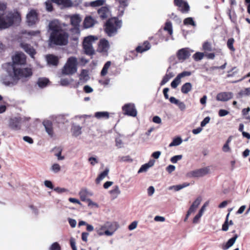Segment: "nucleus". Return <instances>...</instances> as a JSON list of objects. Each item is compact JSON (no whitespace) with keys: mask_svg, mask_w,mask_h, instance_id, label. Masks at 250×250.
<instances>
[{"mask_svg":"<svg viewBox=\"0 0 250 250\" xmlns=\"http://www.w3.org/2000/svg\"><path fill=\"white\" fill-rule=\"evenodd\" d=\"M59 20L50 21L48 24V31L50 32L49 44L51 46H64L68 42L69 34L63 27L66 26Z\"/></svg>","mask_w":250,"mask_h":250,"instance_id":"obj_1","label":"nucleus"},{"mask_svg":"<svg viewBox=\"0 0 250 250\" xmlns=\"http://www.w3.org/2000/svg\"><path fill=\"white\" fill-rule=\"evenodd\" d=\"M9 75L15 83L19 81L26 82L33 75L32 69L29 67L21 68L13 66L12 71H9Z\"/></svg>","mask_w":250,"mask_h":250,"instance_id":"obj_2","label":"nucleus"},{"mask_svg":"<svg viewBox=\"0 0 250 250\" xmlns=\"http://www.w3.org/2000/svg\"><path fill=\"white\" fill-rule=\"evenodd\" d=\"M122 21L118 18L114 17L108 19L104 24V31L109 37L113 36L121 27Z\"/></svg>","mask_w":250,"mask_h":250,"instance_id":"obj_3","label":"nucleus"},{"mask_svg":"<svg viewBox=\"0 0 250 250\" xmlns=\"http://www.w3.org/2000/svg\"><path fill=\"white\" fill-rule=\"evenodd\" d=\"M20 19V15L18 12L9 13L5 17L0 14V29L9 28L14 24L15 21Z\"/></svg>","mask_w":250,"mask_h":250,"instance_id":"obj_4","label":"nucleus"},{"mask_svg":"<svg viewBox=\"0 0 250 250\" xmlns=\"http://www.w3.org/2000/svg\"><path fill=\"white\" fill-rule=\"evenodd\" d=\"M77 60L74 57H69L62 69V73L64 75H72L77 70Z\"/></svg>","mask_w":250,"mask_h":250,"instance_id":"obj_5","label":"nucleus"},{"mask_svg":"<svg viewBox=\"0 0 250 250\" xmlns=\"http://www.w3.org/2000/svg\"><path fill=\"white\" fill-rule=\"evenodd\" d=\"M210 172V167H207L188 172L186 176L188 178H198L203 177Z\"/></svg>","mask_w":250,"mask_h":250,"instance_id":"obj_6","label":"nucleus"},{"mask_svg":"<svg viewBox=\"0 0 250 250\" xmlns=\"http://www.w3.org/2000/svg\"><path fill=\"white\" fill-rule=\"evenodd\" d=\"M94 40L95 38L92 36H89L84 38L83 43V46L86 55H92L94 54V50L92 46V42Z\"/></svg>","mask_w":250,"mask_h":250,"instance_id":"obj_7","label":"nucleus"},{"mask_svg":"<svg viewBox=\"0 0 250 250\" xmlns=\"http://www.w3.org/2000/svg\"><path fill=\"white\" fill-rule=\"evenodd\" d=\"M81 21V19L78 15H74L70 17V23L73 26V27L70 29L71 32L76 34L80 33L79 27Z\"/></svg>","mask_w":250,"mask_h":250,"instance_id":"obj_8","label":"nucleus"},{"mask_svg":"<svg viewBox=\"0 0 250 250\" xmlns=\"http://www.w3.org/2000/svg\"><path fill=\"white\" fill-rule=\"evenodd\" d=\"M26 58L25 55L23 53H18L12 57V68L13 65H24L26 63Z\"/></svg>","mask_w":250,"mask_h":250,"instance_id":"obj_9","label":"nucleus"},{"mask_svg":"<svg viewBox=\"0 0 250 250\" xmlns=\"http://www.w3.org/2000/svg\"><path fill=\"white\" fill-rule=\"evenodd\" d=\"M23 120L21 117H14L10 119L9 123V127L14 130H19L21 129V124Z\"/></svg>","mask_w":250,"mask_h":250,"instance_id":"obj_10","label":"nucleus"},{"mask_svg":"<svg viewBox=\"0 0 250 250\" xmlns=\"http://www.w3.org/2000/svg\"><path fill=\"white\" fill-rule=\"evenodd\" d=\"M38 20V14L34 9L31 10L26 15V21L29 25L35 24Z\"/></svg>","mask_w":250,"mask_h":250,"instance_id":"obj_11","label":"nucleus"},{"mask_svg":"<svg viewBox=\"0 0 250 250\" xmlns=\"http://www.w3.org/2000/svg\"><path fill=\"white\" fill-rule=\"evenodd\" d=\"M176 56L180 62H184L190 56L189 49L188 48H183L179 49L177 52Z\"/></svg>","mask_w":250,"mask_h":250,"instance_id":"obj_12","label":"nucleus"},{"mask_svg":"<svg viewBox=\"0 0 250 250\" xmlns=\"http://www.w3.org/2000/svg\"><path fill=\"white\" fill-rule=\"evenodd\" d=\"M175 5L183 13H188L189 10V6L188 2L184 0H174Z\"/></svg>","mask_w":250,"mask_h":250,"instance_id":"obj_13","label":"nucleus"},{"mask_svg":"<svg viewBox=\"0 0 250 250\" xmlns=\"http://www.w3.org/2000/svg\"><path fill=\"white\" fill-rule=\"evenodd\" d=\"M106 229L104 231V234L107 236H111L118 228L116 222H107L105 225Z\"/></svg>","mask_w":250,"mask_h":250,"instance_id":"obj_14","label":"nucleus"},{"mask_svg":"<svg viewBox=\"0 0 250 250\" xmlns=\"http://www.w3.org/2000/svg\"><path fill=\"white\" fill-rule=\"evenodd\" d=\"M233 94L230 92H223L219 93L216 96L218 101L226 102L232 98Z\"/></svg>","mask_w":250,"mask_h":250,"instance_id":"obj_15","label":"nucleus"},{"mask_svg":"<svg viewBox=\"0 0 250 250\" xmlns=\"http://www.w3.org/2000/svg\"><path fill=\"white\" fill-rule=\"evenodd\" d=\"M88 195L89 193L86 189H82L79 192V195L82 201H86L89 206L94 205L97 207V204L93 203L90 199L87 198Z\"/></svg>","mask_w":250,"mask_h":250,"instance_id":"obj_16","label":"nucleus"},{"mask_svg":"<svg viewBox=\"0 0 250 250\" xmlns=\"http://www.w3.org/2000/svg\"><path fill=\"white\" fill-rule=\"evenodd\" d=\"M137 110L134 104L129 103L126 104V115L135 117L137 115Z\"/></svg>","mask_w":250,"mask_h":250,"instance_id":"obj_17","label":"nucleus"},{"mask_svg":"<svg viewBox=\"0 0 250 250\" xmlns=\"http://www.w3.org/2000/svg\"><path fill=\"white\" fill-rule=\"evenodd\" d=\"M98 14L101 20H104L109 17L110 15V12L107 7L102 6L98 9Z\"/></svg>","mask_w":250,"mask_h":250,"instance_id":"obj_18","label":"nucleus"},{"mask_svg":"<svg viewBox=\"0 0 250 250\" xmlns=\"http://www.w3.org/2000/svg\"><path fill=\"white\" fill-rule=\"evenodd\" d=\"M201 201L202 198L201 197H198L196 199V200L193 202L192 204L189 208L185 219H187L189 217V215L196 210L198 206L200 205Z\"/></svg>","mask_w":250,"mask_h":250,"instance_id":"obj_19","label":"nucleus"},{"mask_svg":"<svg viewBox=\"0 0 250 250\" xmlns=\"http://www.w3.org/2000/svg\"><path fill=\"white\" fill-rule=\"evenodd\" d=\"M151 47L150 43L147 41H146L136 48V51L138 53H142L149 50Z\"/></svg>","mask_w":250,"mask_h":250,"instance_id":"obj_20","label":"nucleus"},{"mask_svg":"<svg viewBox=\"0 0 250 250\" xmlns=\"http://www.w3.org/2000/svg\"><path fill=\"white\" fill-rule=\"evenodd\" d=\"M21 46L23 49L31 57H34L36 54L35 49L29 44L21 43Z\"/></svg>","mask_w":250,"mask_h":250,"instance_id":"obj_21","label":"nucleus"},{"mask_svg":"<svg viewBox=\"0 0 250 250\" xmlns=\"http://www.w3.org/2000/svg\"><path fill=\"white\" fill-rule=\"evenodd\" d=\"M43 125L48 134L50 136L53 137L54 135V131L52 122L49 120H45L43 122Z\"/></svg>","mask_w":250,"mask_h":250,"instance_id":"obj_22","label":"nucleus"},{"mask_svg":"<svg viewBox=\"0 0 250 250\" xmlns=\"http://www.w3.org/2000/svg\"><path fill=\"white\" fill-rule=\"evenodd\" d=\"M96 20L91 16H87L83 21V26L85 28H88L92 27L96 23Z\"/></svg>","mask_w":250,"mask_h":250,"instance_id":"obj_23","label":"nucleus"},{"mask_svg":"<svg viewBox=\"0 0 250 250\" xmlns=\"http://www.w3.org/2000/svg\"><path fill=\"white\" fill-rule=\"evenodd\" d=\"M155 161L153 159H151L149 162L146 164L143 165L139 169L138 173H140L145 172L151 167H153L155 164Z\"/></svg>","mask_w":250,"mask_h":250,"instance_id":"obj_24","label":"nucleus"},{"mask_svg":"<svg viewBox=\"0 0 250 250\" xmlns=\"http://www.w3.org/2000/svg\"><path fill=\"white\" fill-rule=\"evenodd\" d=\"M169 101L171 103L177 105L181 111H184L186 108V105L183 102H181L176 99L174 97H171L169 98Z\"/></svg>","mask_w":250,"mask_h":250,"instance_id":"obj_25","label":"nucleus"},{"mask_svg":"<svg viewBox=\"0 0 250 250\" xmlns=\"http://www.w3.org/2000/svg\"><path fill=\"white\" fill-rule=\"evenodd\" d=\"M238 237L237 234H235L232 237L229 239L226 243L222 245V249L224 250H227L229 249L233 246Z\"/></svg>","mask_w":250,"mask_h":250,"instance_id":"obj_26","label":"nucleus"},{"mask_svg":"<svg viewBox=\"0 0 250 250\" xmlns=\"http://www.w3.org/2000/svg\"><path fill=\"white\" fill-rule=\"evenodd\" d=\"M99 47L101 52H107L109 48V44L108 41L105 39L101 40Z\"/></svg>","mask_w":250,"mask_h":250,"instance_id":"obj_27","label":"nucleus"},{"mask_svg":"<svg viewBox=\"0 0 250 250\" xmlns=\"http://www.w3.org/2000/svg\"><path fill=\"white\" fill-rule=\"evenodd\" d=\"M46 59L49 64L57 66L59 63L58 58L54 55H48L46 56Z\"/></svg>","mask_w":250,"mask_h":250,"instance_id":"obj_28","label":"nucleus"},{"mask_svg":"<svg viewBox=\"0 0 250 250\" xmlns=\"http://www.w3.org/2000/svg\"><path fill=\"white\" fill-rule=\"evenodd\" d=\"M89 77L88 74V71L85 69H83L80 75L79 83H85L89 80Z\"/></svg>","mask_w":250,"mask_h":250,"instance_id":"obj_29","label":"nucleus"},{"mask_svg":"<svg viewBox=\"0 0 250 250\" xmlns=\"http://www.w3.org/2000/svg\"><path fill=\"white\" fill-rule=\"evenodd\" d=\"M52 2L63 6L64 7H70L72 6V2L71 0H51Z\"/></svg>","mask_w":250,"mask_h":250,"instance_id":"obj_30","label":"nucleus"},{"mask_svg":"<svg viewBox=\"0 0 250 250\" xmlns=\"http://www.w3.org/2000/svg\"><path fill=\"white\" fill-rule=\"evenodd\" d=\"M109 171V169L106 168L103 172L101 173L95 180L96 184H99L101 181L108 175Z\"/></svg>","mask_w":250,"mask_h":250,"instance_id":"obj_31","label":"nucleus"},{"mask_svg":"<svg viewBox=\"0 0 250 250\" xmlns=\"http://www.w3.org/2000/svg\"><path fill=\"white\" fill-rule=\"evenodd\" d=\"M189 186V183H185L182 185H174L172 186L169 187H168L169 190H174L175 191H178L183 188H185L186 187H187Z\"/></svg>","mask_w":250,"mask_h":250,"instance_id":"obj_32","label":"nucleus"},{"mask_svg":"<svg viewBox=\"0 0 250 250\" xmlns=\"http://www.w3.org/2000/svg\"><path fill=\"white\" fill-rule=\"evenodd\" d=\"M192 84L190 83H186L181 87V92L183 94H187L192 89Z\"/></svg>","mask_w":250,"mask_h":250,"instance_id":"obj_33","label":"nucleus"},{"mask_svg":"<svg viewBox=\"0 0 250 250\" xmlns=\"http://www.w3.org/2000/svg\"><path fill=\"white\" fill-rule=\"evenodd\" d=\"M49 82L48 79L45 78H40L37 82L38 86L41 88H43L46 86Z\"/></svg>","mask_w":250,"mask_h":250,"instance_id":"obj_34","label":"nucleus"},{"mask_svg":"<svg viewBox=\"0 0 250 250\" xmlns=\"http://www.w3.org/2000/svg\"><path fill=\"white\" fill-rule=\"evenodd\" d=\"M111 64V62L110 61H107V62H106V63L104 64V67H103V69L101 72V76H104L107 74L108 70L110 67Z\"/></svg>","mask_w":250,"mask_h":250,"instance_id":"obj_35","label":"nucleus"},{"mask_svg":"<svg viewBox=\"0 0 250 250\" xmlns=\"http://www.w3.org/2000/svg\"><path fill=\"white\" fill-rule=\"evenodd\" d=\"M183 140L180 137H177L173 139L172 141L169 145V147H172L179 146L182 144Z\"/></svg>","mask_w":250,"mask_h":250,"instance_id":"obj_36","label":"nucleus"},{"mask_svg":"<svg viewBox=\"0 0 250 250\" xmlns=\"http://www.w3.org/2000/svg\"><path fill=\"white\" fill-rule=\"evenodd\" d=\"M109 113L106 111L103 112H97L95 113V117L97 119L105 118L108 119L109 118Z\"/></svg>","mask_w":250,"mask_h":250,"instance_id":"obj_37","label":"nucleus"},{"mask_svg":"<svg viewBox=\"0 0 250 250\" xmlns=\"http://www.w3.org/2000/svg\"><path fill=\"white\" fill-rule=\"evenodd\" d=\"M164 29L165 31H167L170 35H172L173 34V29L171 22L169 21H167L165 23Z\"/></svg>","mask_w":250,"mask_h":250,"instance_id":"obj_38","label":"nucleus"},{"mask_svg":"<svg viewBox=\"0 0 250 250\" xmlns=\"http://www.w3.org/2000/svg\"><path fill=\"white\" fill-rule=\"evenodd\" d=\"M1 82L2 83L5 85L6 86H9L11 84L14 85L16 84L15 82H14L13 80V82H11L9 80V78L8 76H5L1 78Z\"/></svg>","mask_w":250,"mask_h":250,"instance_id":"obj_39","label":"nucleus"},{"mask_svg":"<svg viewBox=\"0 0 250 250\" xmlns=\"http://www.w3.org/2000/svg\"><path fill=\"white\" fill-rule=\"evenodd\" d=\"M81 129L82 127L80 126H73L72 128L73 135L76 137L80 135L82 133Z\"/></svg>","mask_w":250,"mask_h":250,"instance_id":"obj_40","label":"nucleus"},{"mask_svg":"<svg viewBox=\"0 0 250 250\" xmlns=\"http://www.w3.org/2000/svg\"><path fill=\"white\" fill-rule=\"evenodd\" d=\"M184 24L185 25H190L193 26H196V23H195L194 21H193V19L192 18L188 17L187 18H186L184 21H183Z\"/></svg>","mask_w":250,"mask_h":250,"instance_id":"obj_41","label":"nucleus"},{"mask_svg":"<svg viewBox=\"0 0 250 250\" xmlns=\"http://www.w3.org/2000/svg\"><path fill=\"white\" fill-rule=\"evenodd\" d=\"M104 0H96L90 2V5L92 7L102 6L104 2Z\"/></svg>","mask_w":250,"mask_h":250,"instance_id":"obj_42","label":"nucleus"},{"mask_svg":"<svg viewBox=\"0 0 250 250\" xmlns=\"http://www.w3.org/2000/svg\"><path fill=\"white\" fill-rule=\"evenodd\" d=\"M181 79L177 76L171 83V86L173 88H176L181 83Z\"/></svg>","mask_w":250,"mask_h":250,"instance_id":"obj_43","label":"nucleus"},{"mask_svg":"<svg viewBox=\"0 0 250 250\" xmlns=\"http://www.w3.org/2000/svg\"><path fill=\"white\" fill-rule=\"evenodd\" d=\"M234 42V40L233 38H230L228 40L227 42V46L228 48L231 51H234L235 48L233 47V43Z\"/></svg>","mask_w":250,"mask_h":250,"instance_id":"obj_44","label":"nucleus"},{"mask_svg":"<svg viewBox=\"0 0 250 250\" xmlns=\"http://www.w3.org/2000/svg\"><path fill=\"white\" fill-rule=\"evenodd\" d=\"M203 57L204 54L199 52L195 53L193 56V58L196 61L201 60Z\"/></svg>","mask_w":250,"mask_h":250,"instance_id":"obj_45","label":"nucleus"},{"mask_svg":"<svg viewBox=\"0 0 250 250\" xmlns=\"http://www.w3.org/2000/svg\"><path fill=\"white\" fill-rule=\"evenodd\" d=\"M182 158H183V156L182 155H175V156L172 157L170 158V161L172 163L175 164L178 161L181 160L182 159Z\"/></svg>","mask_w":250,"mask_h":250,"instance_id":"obj_46","label":"nucleus"},{"mask_svg":"<svg viewBox=\"0 0 250 250\" xmlns=\"http://www.w3.org/2000/svg\"><path fill=\"white\" fill-rule=\"evenodd\" d=\"M49 250H61L60 245L58 242L53 243L50 247Z\"/></svg>","mask_w":250,"mask_h":250,"instance_id":"obj_47","label":"nucleus"},{"mask_svg":"<svg viewBox=\"0 0 250 250\" xmlns=\"http://www.w3.org/2000/svg\"><path fill=\"white\" fill-rule=\"evenodd\" d=\"M191 74L190 71H185L181 73H179L177 76L181 80V79L185 77L189 76Z\"/></svg>","mask_w":250,"mask_h":250,"instance_id":"obj_48","label":"nucleus"},{"mask_svg":"<svg viewBox=\"0 0 250 250\" xmlns=\"http://www.w3.org/2000/svg\"><path fill=\"white\" fill-rule=\"evenodd\" d=\"M228 15L229 16V18L232 22H235L236 21V15L235 13H234L233 15H231L230 9L228 10Z\"/></svg>","mask_w":250,"mask_h":250,"instance_id":"obj_49","label":"nucleus"},{"mask_svg":"<svg viewBox=\"0 0 250 250\" xmlns=\"http://www.w3.org/2000/svg\"><path fill=\"white\" fill-rule=\"evenodd\" d=\"M203 48L204 50L210 51H211V44L207 42H205L203 45Z\"/></svg>","mask_w":250,"mask_h":250,"instance_id":"obj_50","label":"nucleus"},{"mask_svg":"<svg viewBox=\"0 0 250 250\" xmlns=\"http://www.w3.org/2000/svg\"><path fill=\"white\" fill-rule=\"evenodd\" d=\"M110 193L113 195L117 196L120 193V190L118 186H115L110 191Z\"/></svg>","mask_w":250,"mask_h":250,"instance_id":"obj_51","label":"nucleus"},{"mask_svg":"<svg viewBox=\"0 0 250 250\" xmlns=\"http://www.w3.org/2000/svg\"><path fill=\"white\" fill-rule=\"evenodd\" d=\"M57 150L58 151L57 153L55 154V156H56L58 157V159L59 160H61L64 159V156H62V149L60 147H58L56 148Z\"/></svg>","mask_w":250,"mask_h":250,"instance_id":"obj_52","label":"nucleus"},{"mask_svg":"<svg viewBox=\"0 0 250 250\" xmlns=\"http://www.w3.org/2000/svg\"><path fill=\"white\" fill-rule=\"evenodd\" d=\"M51 170L55 173H57L61 170V167L58 164H54L51 167Z\"/></svg>","mask_w":250,"mask_h":250,"instance_id":"obj_53","label":"nucleus"},{"mask_svg":"<svg viewBox=\"0 0 250 250\" xmlns=\"http://www.w3.org/2000/svg\"><path fill=\"white\" fill-rule=\"evenodd\" d=\"M45 6L46 9L48 11L51 12L53 10V5L51 1H48L45 2Z\"/></svg>","mask_w":250,"mask_h":250,"instance_id":"obj_54","label":"nucleus"},{"mask_svg":"<svg viewBox=\"0 0 250 250\" xmlns=\"http://www.w3.org/2000/svg\"><path fill=\"white\" fill-rule=\"evenodd\" d=\"M137 224H138V222L137 221H134L132 222L128 226V228L130 230H133L136 228Z\"/></svg>","mask_w":250,"mask_h":250,"instance_id":"obj_55","label":"nucleus"},{"mask_svg":"<svg viewBox=\"0 0 250 250\" xmlns=\"http://www.w3.org/2000/svg\"><path fill=\"white\" fill-rule=\"evenodd\" d=\"M210 118L209 117H206L201 123V126L204 127L208 124L210 121Z\"/></svg>","mask_w":250,"mask_h":250,"instance_id":"obj_56","label":"nucleus"},{"mask_svg":"<svg viewBox=\"0 0 250 250\" xmlns=\"http://www.w3.org/2000/svg\"><path fill=\"white\" fill-rule=\"evenodd\" d=\"M229 112L225 109H220L218 112L219 116L220 117H224L227 115Z\"/></svg>","mask_w":250,"mask_h":250,"instance_id":"obj_57","label":"nucleus"},{"mask_svg":"<svg viewBox=\"0 0 250 250\" xmlns=\"http://www.w3.org/2000/svg\"><path fill=\"white\" fill-rule=\"evenodd\" d=\"M229 220H225V222L222 225V229L223 231H226L229 229Z\"/></svg>","mask_w":250,"mask_h":250,"instance_id":"obj_58","label":"nucleus"},{"mask_svg":"<svg viewBox=\"0 0 250 250\" xmlns=\"http://www.w3.org/2000/svg\"><path fill=\"white\" fill-rule=\"evenodd\" d=\"M175 169V167L173 165H170L168 166L166 168V170L169 173H171L174 171Z\"/></svg>","mask_w":250,"mask_h":250,"instance_id":"obj_59","label":"nucleus"},{"mask_svg":"<svg viewBox=\"0 0 250 250\" xmlns=\"http://www.w3.org/2000/svg\"><path fill=\"white\" fill-rule=\"evenodd\" d=\"M155 191L154 188L153 186L149 187L147 189V194L149 196H152Z\"/></svg>","mask_w":250,"mask_h":250,"instance_id":"obj_60","label":"nucleus"},{"mask_svg":"<svg viewBox=\"0 0 250 250\" xmlns=\"http://www.w3.org/2000/svg\"><path fill=\"white\" fill-rule=\"evenodd\" d=\"M152 121L154 123L156 124H161L162 122L161 119L160 118V117L158 116H155L154 117H153Z\"/></svg>","mask_w":250,"mask_h":250,"instance_id":"obj_61","label":"nucleus"},{"mask_svg":"<svg viewBox=\"0 0 250 250\" xmlns=\"http://www.w3.org/2000/svg\"><path fill=\"white\" fill-rule=\"evenodd\" d=\"M83 90L85 93H89L93 91V89L89 85H85L83 87Z\"/></svg>","mask_w":250,"mask_h":250,"instance_id":"obj_62","label":"nucleus"},{"mask_svg":"<svg viewBox=\"0 0 250 250\" xmlns=\"http://www.w3.org/2000/svg\"><path fill=\"white\" fill-rule=\"evenodd\" d=\"M89 235V233L88 232H83L82 234V239L83 241L84 242L87 241V237Z\"/></svg>","mask_w":250,"mask_h":250,"instance_id":"obj_63","label":"nucleus"},{"mask_svg":"<svg viewBox=\"0 0 250 250\" xmlns=\"http://www.w3.org/2000/svg\"><path fill=\"white\" fill-rule=\"evenodd\" d=\"M44 185L46 187H47L50 189L53 188V187H54L53 185L52 182L50 181H48V180L45 181Z\"/></svg>","mask_w":250,"mask_h":250,"instance_id":"obj_64","label":"nucleus"}]
</instances>
